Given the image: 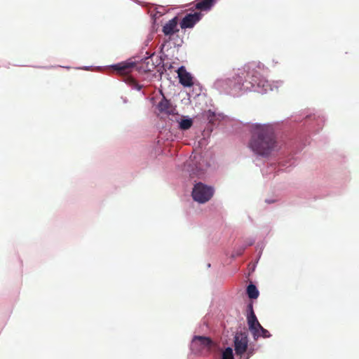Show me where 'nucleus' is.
Wrapping results in <instances>:
<instances>
[{
    "label": "nucleus",
    "mask_w": 359,
    "mask_h": 359,
    "mask_svg": "<svg viewBox=\"0 0 359 359\" xmlns=\"http://www.w3.org/2000/svg\"><path fill=\"white\" fill-rule=\"evenodd\" d=\"M214 343L208 337L194 336L191 343V349L195 353H200L204 351H210Z\"/></svg>",
    "instance_id": "7ed1b4c3"
},
{
    "label": "nucleus",
    "mask_w": 359,
    "mask_h": 359,
    "mask_svg": "<svg viewBox=\"0 0 359 359\" xmlns=\"http://www.w3.org/2000/svg\"><path fill=\"white\" fill-rule=\"evenodd\" d=\"M250 134L248 147L257 155L269 156L276 146L272 126L266 124H252L250 126Z\"/></svg>",
    "instance_id": "f257e3e1"
},
{
    "label": "nucleus",
    "mask_w": 359,
    "mask_h": 359,
    "mask_svg": "<svg viewBox=\"0 0 359 359\" xmlns=\"http://www.w3.org/2000/svg\"><path fill=\"white\" fill-rule=\"evenodd\" d=\"M203 174V170L199 169V170H197L196 172L194 170H192L191 172L190 173V176L191 177H194L195 176H199Z\"/></svg>",
    "instance_id": "f3484780"
},
{
    "label": "nucleus",
    "mask_w": 359,
    "mask_h": 359,
    "mask_svg": "<svg viewBox=\"0 0 359 359\" xmlns=\"http://www.w3.org/2000/svg\"><path fill=\"white\" fill-rule=\"evenodd\" d=\"M250 83H251L252 86H262L263 88H264L265 86H268V81H258L257 77L255 75L252 76Z\"/></svg>",
    "instance_id": "4468645a"
},
{
    "label": "nucleus",
    "mask_w": 359,
    "mask_h": 359,
    "mask_svg": "<svg viewBox=\"0 0 359 359\" xmlns=\"http://www.w3.org/2000/svg\"><path fill=\"white\" fill-rule=\"evenodd\" d=\"M248 324L250 330L253 333L254 331L257 332L258 327H261V325L259 323L254 311L252 313H248L247 316Z\"/></svg>",
    "instance_id": "9b49d317"
},
{
    "label": "nucleus",
    "mask_w": 359,
    "mask_h": 359,
    "mask_svg": "<svg viewBox=\"0 0 359 359\" xmlns=\"http://www.w3.org/2000/svg\"><path fill=\"white\" fill-rule=\"evenodd\" d=\"M192 124H193V121L191 119H190V118L182 119L180 122V128L182 130H188L191 127Z\"/></svg>",
    "instance_id": "2eb2a0df"
},
{
    "label": "nucleus",
    "mask_w": 359,
    "mask_h": 359,
    "mask_svg": "<svg viewBox=\"0 0 359 359\" xmlns=\"http://www.w3.org/2000/svg\"><path fill=\"white\" fill-rule=\"evenodd\" d=\"M157 109L161 114H171L173 111V107L170 102L166 100L164 97L158 102L157 105Z\"/></svg>",
    "instance_id": "1a4fd4ad"
},
{
    "label": "nucleus",
    "mask_w": 359,
    "mask_h": 359,
    "mask_svg": "<svg viewBox=\"0 0 359 359\" xmlns=\"http://www.w3.org/2000/svg\"><path fill=\"white\" fill-rule=\"evenodd\" d=\"M253 335L255 337H263L264 338H267V337H270V334H269V332L268 330H266V329H264L262 325H261V327H258L257 329V332L254 331L253 332Z\"/></svg>",
    "instance_id": "ddd939ff"
},
{
    "label": "nucleus",
    "mask_w": 359,
    "mask_h": 359,
    "mask_svg": "<svg viewBox=\"0 0 359 359\" xmlns=\"http://www.w3.org/2000/svg\"><path fill=\"white\" fill-rule=\"evenodd\" d=\"M248 344L245 333H237L234 338L235 351L237 355H242L247 350Z\"/></svg>",
    "instance_id": "20e7f679"
},
{
    "label": "nucleus",
    "mask_w": 359,
    "mask_h": 359,
    "mask_svg": "<svg viewBox=\"0 0 359 359\" xmlns=\"http://www.w3.org/2000/svg\"><path fill=\"white\" fill-rule=\"evenodd\" d=\"M214 194L212 187L207 186L201 182L195 184L192 191V197L194 201L204 203L208 201Z\"/></svg>",
    "instance_id": "f03ea898"
},
{
    "label": "nucleus",
    "mask_w": 359,
    "mask_h": 359,
    "mask_svg": "<svg viewBox=\"0 0 359 359\" xmlns=\"http://www.w3.org/2000/svg\"><path fill=\"white\" fill-rule=\"evenodd\" d=\"M202 14L200 12L187 14L180 22L182 29L192 28L201 19Z\"/></svg>",
    "instance_id": "39448f33"
},
{
    "label": "nucleus",
    "mask_w": 359,
    "mask_h": 359,
    "mask_svg": "<svg viewBox=\"0 0 359 359\" xmlns=\"http://www.w3.org/2000/svg\"><path fill=\"white\" fill-rule=\"evenodd\" d=\"M217 0H197L195 7L201 11H210Z\"/></svg>",
    "instance_id": "9d476101"
},
{
    "label": "nucleus",
    "mask_w": 359,
    "mask_h": 359,
    "mask_svg": "<svg viewBox=\"0 0 359 359\" xmlns=\"http://www.w3.org/2000/svg\"><path fill=\"white\" fill-rule=\"evenodd\" d=\"M178 77L180 79V83L186 87H191L193 86V78L191 75L187 72L184 66L180 67L177 71Z\"/></svg>",
    "instance_id": "423d86ee"
},
{
    "label": "nucleus",
    "mask_w": 359,
    "mask_h": 359,
    "mask_svg": "<svg viewBox=\"0 0 359 359\" xmlns=\"http://www.w3.org/2000/svg\"><path fill=\"white\" fill-rule=\"evenodd\" d=\"M135 65V62H121L115 65L113 68L121 75H128L133 71Z\"/></svg>",
    "instance_id": "6e6552de"
},
{
    "label": "nucleus",
    "mask_w": 359,
    "mask_h": 359,
    "mask_svg": "<svg viewBox=\"0 0 359 359\" xmlns=\"http://www.w3.org/2000/svg\"><path fill=\"white\" fill-rule=\"evenodd\" d=\"M247 294L249 298L257 299L259 296V291L255 285L250 284L247 287Z\"/></svg>",
    "instance_id": "f8f14e48"
},
{
    "label": "nucleus",
    "mask_w": 359,
    "mask_h": 359,
    "mask_svg": "<svg viewBox=\"0 0 359 359\" xmlns=\"http://www.w3.org/2000/svg\"><path fill=\"white\" fill-rule=\"evenodd\" d=\"M222 359H234L233 350L231 348H226L222 353Z\"/></svg>",
    "instance_id": "dca6fc26"
},
{
    "label": "nucleus",
    "mask_w": 359,
    "mask_h": 359,
    "mask_svg": "<svg viewBox=\"0 0 359 359\" xmlns=\"http://www.w3.org/2000/svg\"><path fill=\"white\" fill-rule=\"evenodd\" d=\"M248 311L249 313H252V311H253V306H252V303H250L248 305Z\"/></svg>",
    "instance_id": "a211bd4d"
},
{
    "label": "nucleus",
    "mask_w": 359,
    "mask_h": 359,
    "mask_svg": "<svg viewBox=\"0 0 359 359\" xmlns=\"http://www.w3.org/2000/svg\"><path fill=\"white\" fill-rule=\"evenodd\" d=\"M179 29L177 27V18L175 17L172 19L170 20L168 22L165 24L163 27L162 32L165 36H168L169 39L170 36L175 33L179 32Z\"/></svg>",
    "instance_id": "0eeeda50"
}]
</instances>
